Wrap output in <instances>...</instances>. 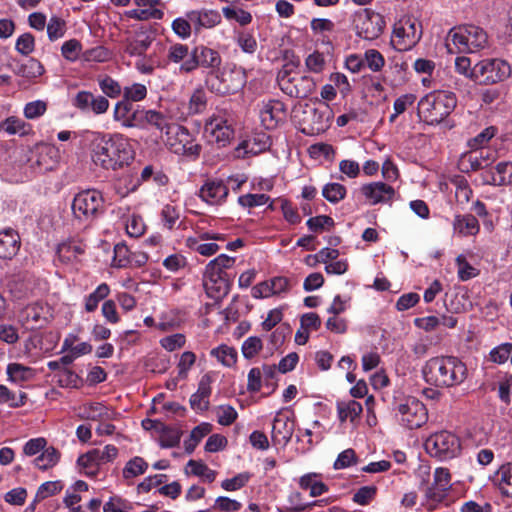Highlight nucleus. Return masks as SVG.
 <instances>
[{"instance_id": "4be33fe9", "label": "nucleus", "mask_w": 512, "mask_h": 512, "mask_svg": "<svg viewBox=\"0 0 512 512\" xmlns=\"http://www.w3.org/2000/svg\"><path fill=\"white\" fill-rule=\"evenodd\" d=\"M186 16L191 20L195 33H200L203 29H212L222 20L219 11L207 8L190 10L186 12Z\"/></svg>"}, {"instance_id": "69168bd1", "label": "nucleus", "mask_w": 512, "mask_h": 512, "mask_svg": "<svg viewBox=\"0 0 512 512\" xmlns=\"http://www.w3.org/2000/svg\"><path fill=\"white\" fill-rule=\"evenodd\" d=\"M82 51V44L77 39L65 41L61 47L62 56L70 62L76 61Z\"/></svg>"}, {"instance_id": "f3484780", "label": "nucleus", "mask_w": 512, "mask_h": 512, "mask_svg": "<svg viewBox=\"0 0 512 512\" xmlns=\"http://www.w3.org/2000/svg\"><path fill=\"white\" fill-rule=\"evenodd\" d=\"M137 9L126 12L128 18L137 21L162 20L166 2L163 0H134Z\"/></svg>"}, {"instance_id": "052dcab7", "label": "nucleus", "mask_w": 512, "mask_h": 512, "mask_svg": "<svg viewBox=\"0 0 512 512\" xmlns=\"http://www.w3.org/2000/svg\"><path fill=\"white\" fill-rule=\"evenodd\" d=\"M305 66L306 69L311 73H322L326 66V60L323 53L314 51L309 54L305 59Z\"/></svg>"}, {"instance_id": "680f3d73", "label": "nucleus", "mask_w": 512, "mask_h": 512, "mask_svg": "<svg viewBox=\"0 0 512 512\" xmlns=\"http://www.w3.org/2000/svg\"><path fill=\"white\" fill-rule=\"evenodd\" d=\"M27 395L21 392L18 396L12 393L6 386L0 385V402L11 407H21L25 404Z\"/></svg>"}, {"instance_id": "e2e57ef3", "label": "nucleus", "mask_w": 512, "mask_h": 512, "mask_svg": "<svg viewBox=\"0 0 512 512\" xmlns=\"http://www.w3.org/2000/svg\"><path fill=\"white\" fill-rule=\"evenodd\" d=\"M236 43L244 53L253 54L258 44L254 35L248 31H241L236 36Z\"/></svg>"}, {"instance_id": "603ef678", "label": "nucleus", "mask_w": 512, "mask_h": 512, "mask_svg": "<svg viewBox=\"0 0 512 512\" xmlns=\"http://www.w3.org/2000/svg\"><path fill=\"white\" fill-rule=\"evenodd\" d=\"M171 29L180 39L186 40L192 34L193 24L185 15L184 17L175 18L172 21Z\"/></svg>"}, {"instance_id": "f8f14e48", "label": "nucleus", "mask_w": 512, "mask_h": 512, "mask_svg": "<svg viewBox=\"0 0 512 512\" xmlns=\"http://www.w3.org/2000/svg\"><path fill=\"white\" fill-rule=\"evenodd\" d=\"M103 204V196L98 190L87 189L74 196L71 208L76 219L89 221L102 212Z\"/></svg>"}, {"instance_id": "0e129e2a", "label": "nucleus", "mask_w": 512, "mask_h": 512, "mask_svg": "<svg viewBox=\"0 0 512 512\" xmlns=\"http://www.w3.org/2000/svg\"><path fill=\"white\" fill-rule=\"evenodd\" d=\"M262 347L263 343L259 337L250 336L242 343V355L245 359H252L261 351Z\"/></svg>"}, {"instance_id": "58836bf2", "label": "nucleus", "mask_w": 512, "mask_h": 512, "mask_svg": "<svg viewBox=\"0 0 512 512\" xmlns=\"http://www.w3.org/2000/svg\"><path fill=\"white\" fill-rule=\"evenodd\" d=\"M110 294V287L106 283H101L96 289L87 295L84 299L85 310L89 313L94 312L99 303Z\"/></svg>"}, {"instance_id": "4d7b16f0", "label": "nucleus", "mask_w": 512, "mask_h": 512, "mask_svg": "<svg viewBox=\"0 0 512 512\" xmlns=\"http://www.w3.org/2000/svg\"><path fill=\"white\" fill-rule=\"evenodd\" d=\"M458 277L462 281L470 280L478 275V270L473 267L464 255H459L456 258Z\"/></svg>"}, {"instance_id": "9d476101", "label": "nucleus", "mask_w": 512, "mask_h": 512, "mask_svg": "<svg viewBox=\"0 0 512 512\" xmlns=\"http://www.w3.org/2000/svg\"><path fill=\"white\" fill-rule=\"evenodd\" d=\"M301 131L307 135H318L325 132L333 117L330 106L319 102L317 106L305 105L302 111Z\"/></svg>"}, {"instance_id": "37998d69", "label": "nucleus", "mask_w": 512, "mask_h": 512, "mask_svg": "<svg viewBox=\"0 0 512 512\" xmlns=\"http://www.w3.org/2000/svg\"><path fill=\"white\" fill-rule=\"evenodd\" d=\"M448 492L445 488L437 486L435 483H432L426 489L425 492V503L429 509H434L443 502L448 496Z\"/></svg>"}, {"instance_id": "6e6552de", "label": "nucleus", "mask_w": 512, "mask_h": 512, "mask_svg": "<svg viewBox=\"0 0 512 512\" xmlns=\"http://www.w3.org/2000/svg\"><path fill=\"white\" fill-rule=\"evenodd\" d=\"M422 37V25L414 17L404 16L393 27L391 44L398 51L412 49Z\"/></svg>"}, {"instance_id": "a211bd4d", "label": "nucleus", "mask_w": 512, "mask_h": 512, "mask_svg": "<svg viewBox=\"0 0 512 512\" xmlns=\"http://www.w3.org/2000/svg\"><path fill=\"white\" fill-rule=\"evenodd\" d=\"M259 114L262 125L266 129L271 130L285 122L287 118V108L283 102L271 99L262 103Z\"/></svg>"}, {"instance_id": "c85d7f7f", "label": "nucleus", "mask_w": 512, "mask_h": 512, "mask_svg": "<svg viewBox=\"0 0 512 512\" xmlns=\"http://www.w3.org/2000/svg\"><path fill=\"white\" fill-rule=\"evenodd\" d=\"M114 414L113 410L99 402L86 403L80 408L81 417L93 421H109Z\"/></svg>"}, {"instance_id": "864d4df0", "label": "nucleus", "mask_w": 512, "mask_h": 512, "mask_svg": "<svg viewBox=\"0 0 512 512\" xmlns=\"http://www.w3.org/2000/svg\"><path fill=\"white\" fill-rule=\"evenodd\" d=\"M47 107V102L43 100L28 102L23 108L24 117L28 120L38 119L46 113Z\"/></svg>"}, {"instance_id": "dca6fc26", "label": "nucleus", "mask_w": 512, "mask_h": 512, "mask_svg": "<svg viewBox=\"0 0 512 512\" xmlns=\"http://www.w3.org/2000/svg\"><path fill=\"white\" fill-rule=\"evenodd\" d=\"M72 105L82 113L101 115L108 111L110 103L101 95H94L90 91L82 90L72 99Z\"/></svg>"}, {"instance_id": "09e8293b", "label": "nucleus", "mask_w": 512, "mask_h": 512, "mask_svg": "<svg viewBox=\"0 0 512 512\" xmlns=\"http://www.w3.org/2000/svg\"><path fill=\"white\" fill-rule=\"evenodd\" d=\"M217 422L222 426H230L235 422L238 413L235 408L229 404L219 405L214 409Z\"/></svg>"}, {"instance_id": "9b49d317", "label": "nucleus", "mask_w": 512, "mask_h": 512, "mask_svg": "<svg viewBox=\"0 0 512 512\" xmlns=\"http://www.w3.org/2000/svg\"><path fill=\"white\" fill-rule=\"evenodd\" d=\"M396 418L401 426L407 429H417L428 420L425 405L415 397H406L394 408Z\"/></svg>"}, {"instance_id": "49530a36", "label": "nucleus", "mask_w": 512, "mask_h": 512, "mask_svg": "<svg viewBox=\"0 0 512 512\" xmlns=\"http://www.w3.org/2000/svg\"><path fill=\"white\" fill-rule=\"evenodd\" d=\"M347 190L340 183H328L322 189L323 197L330 203H338L346 196Z\"/></svg>"}, {"instance_id": "c756f323", "label": "nucleus", "mask_w": 512, "mask_h": 512, "mask_svg": "<svg viewBox=\"0 0 512 512\" xmlns=\"http://www.w3.org/2000/svg\"><path fill=\"white\" fill-rule=\"evenodd\" d=\"M234 263V257L221 254L207 264L205 269V277H226L225 270L231 268Z\"/></svg>"}, {"instance_id": "2f4dec72", "label": "nucleus", "mask_w": 512, "mask_h": 512, "mask_svg": "<svg viewBox=\"0 0 512 512\" xmlns=\"http://www.w3.org/2000/svg\"><path fill=\"white\" fill-rule=\"evenodd\" d=\"M210 356L224 367L230 368L236 364L238 354L234 347L221 344L210 351Z\"/></svg>"}, {"instance_id": "f704fd0d", "label": "nucleus", "mask_w": 512, "mask_h": 512, "mask_svg": "<svg viewBox=\"0 0 512 512\" xmlns=\"http://www.w3.org/2000/svg\"><path fill=\"white\" fill-rule=\"evenodd\" d=\"M8 380L13 383H23L34 378L35 372L31 367L19 363H10L6 369Z\"/></svg>"}, {"instance_id": "3c124183", "label": "nucleus", "mask_w": 512, "mask_h": 512, "mask_svg": "<svg viewBox=\"0 0 512 512\" xmlns=\"http://www.w3.org/2000/svg\"><path fill=\"white\" fill-rule=\"evenodd\" d=\"M111 52L104 46H96L82 53V59L86 62L103 63L111 59Z\"/></svg>"}, {"instance_id": "13d9d810", "label": "nucleus", "mask_w": 512, "mask_h": 512, "mask_svg": "<svg viewBox=\"0 0 512 512\" xmlns=\"http://www.w3.org/2000/svg\"><path fill=\"white\" fill-rule=\"evenodd\" d=\"M1 128L10 135H25L28 130V125L22 119L11 116L2 122Z\"/></svg>"}, {"instance_id": "f257e3e1", "label": "nucleus", "mask_w": 512, "mask_h": 512, "mask_svg": "<svg viewBox=\"0 0 512 512\" xmlns=\"http://www.w3.org/2000/svg\"><path fill=\"white\" fill-rule=\"evenodd\" d=\"M94 135L90 157L95 166L118 171L133 162L135 151L128 137L121 133L105 135L97 132Z\"/></svg>"}, {"instance_id": "774afa93", "label": "nucleus", "mask_w": 512, "mask_h": 512, "mask_svg": "<svg viewBox=\"0 0 512 512\" xmlns=\"http://www.w3.org/2000/svg\"><path fill=\"white\" fill-rule=\"evenodd\" d=\"M91 451L100 465L114 461L119 453L118 448L111 444L104 446L103 449L94 448Z\"/></svg>"}, {"instance_id": "0eeeda50", "label": "nucleus", "mask_w": 512, "mask_h": 512, "mask_svg": "<svg viewBox=\"0 0 512 512\" xmlns=\"http://www.w3.org/2000/svg\"><path fill=\"white\" fill-rule=\"evenodd\" d=\"M424 447L426 452L440 461L457 457L461 452L460 439L449 431H440L430 435Z\"/></svg>"}, {"instance_id": "4468645a", "label": "nucleus", "mask_w": 512, "mask_h": 512, "mask_svg": "<svg viewBox=\"0 0 512 512\" xmlns=\"http://www.w3.org/2000/svg\"><path fill=\"white\" fill-rule=\"evenodd\" d=\"M221 62V56L216 50L201 45L192 50L190 58L186 59L179 69L184 73L192 72L198 66L216 69L220 67Z\"/></svg>"}, {"instance_id": "2eb2a0df", "label": "nucleus", "mask_w": 512, "mask_h": 512, "mask_svg": "<svg viewBox=\"0 0 512 512\" xmlns=\"http://www.w3.org/2000/svg\"><path fill=\"white\" fill-rule=\"evenodd\" d=\"M360 192L370 205H391L397 198L394 187L382 181L364 184L361 186Z\"/></svg>"}, {"instance_id": "ea45409f", "label": "nucleus", "mask_w": 512, "mask_h": 512, "mask_svg": "<svg viewBox=\"0 0 512 512\" xmlns=\"http://www.w3.org/2000/svg\"><path fill=\"white\" fill-rule=\"evenodd\" d=\"M148 463L140 456L131 458L122 470L123 478L126 480L133 479L143 475L148 469Z\"/></svg>"}, {"instance_id": "7ed1b4c3", "label": "nucleus", "mask_w": 512, "mask_h": 512, "mask_svg": "<svg viewBox=\"0 0 512 512\" xmlns=\"http://www.w3.org/2000/svg\"><path fill=\"white\" fill-rule=\"evenodd\" d=\"M457 97L453 92L435 90L423 96L417 105V114L428 125L443 122L456 108Z\"/></svg>"}, {"instance_id": "8fccbe9b", "label": "nucleus", "mask_w": 512, "mask_h": 512, "mask_svg": "<svg viewBox=\"0 0 512 512\" xmlns=\"http://www.w3.org/2000/svg\"><path fill=\"white\" fill-rule=\"evenodd\" d=\"M145 124L153 125L159 131L166 134L168 127H170L171 124L174 123L169 122L168 118L161 112H158L156 110H147L145 116Z\"/></svg>"}, {"instance_id": "338daca9", "label": "nucleus", "mask_w": 512, "mask_h": 512, "mask_svg": "<svg viewBox=\"0 0 512 512\" xmlns=\"http://www.w3.org/2000/svg\"><path fill=\"white\" fill-rule=\"evenodd\" d=\"M251 473L242 472L236 476L225 479L221 482V487L226 491H236L244 487L251 479Z\"/></svg>"}, {"instance_id": "bf43d9fd", "label": "nucleus", "mask_w": 512, "mask_h": 512, "mask_svg": "<svg viewBox=\"0 0 512 512\" xmlns=\"http://www.w3.org/2000/svg\"><path fill=\"white\" fill-rule=\"evenodd\" d=\"M364 66H367L371 71L378 72L385 65L383 55L376 49H369L364 53Z\"/></svg>"}, {"instance_id": "4c0bfd02", "label": "nucleus", "mask_w": 512, "mask_h": 512, "mask_svg": "<svg viewBox=\"0 0 512 512\" xmlns=\"http://www.w3.org/2000/svg\"><path fill=\"white\" fill-rule=\"evenodd\" d=\"M185 473L187 475H194L201 477L207 482L211 483L216 478V472L210 469L202 461L189 460L185 467Z\"/></svg>"}, {"instance_id": "e433bc0d", "label": "nucleus", "mask_w": 512, "mask_h": 512, "mask_svg": "<svg viewBox=\"0 0 512 512\" xmlns=\"http://www.w3.org/2000/svg\"><path fill=\"white\" fill-rule=\"evenodd\" d=\"M490 183L497 186L512 184V162L498 163L491 173Z\"/></svg>"}, {"instance_id": "6e6d98bb", "label": "nucleus", "mask_w": 512, "mask_h": 512, "mask_svg": "<svg viewBox=\"0 0 512 512\" xmlns=\"http://www.w3.org/2000/svg\"><path fill=\"white\" fill-rule=\"evenodd\" d=\"M66 32V22L57 16H52L47 23V35L50 41L62 38Z\"/></svg>"}, {"instance_id": "39448f33", "label": "nucleus", "mask_w": 512, "mask_h": 512, "mask_svg": "<svg viewBox=\"0 0 512 512\" xmlns=\"http://www.w3.org/2000/svg\"><path fill=\"white\" fill-rule=\"evenodd\" d=\"M277 81L281 91L293 98H307L317 86L313 77L295 72L289 65L279 71Z\"/></svg>"}, {"instance_id": "72a5a7b5", "label": "nucleus", "mask_w": 512, "mask_h": 512, "mask_svg": "<svg viewBox=\"0 0 512 512\" xmlns=\"http://www.w3.org/2000/svg\"><path fill=\"white\" fill-rule=\"evenodd\" d=\"M152 43V37L145 33L139 32L135 37L128 41L126 52L131 56H143Z\"/></svg>"}, {"instance_id": "c9c22d12", "label": "nucleus", "mask_w": 512, "mask_h": 512, "mask_svg": "<svg viewBox=\"0 0 512 512\" xmlns=\"http://www.w3.org/2000/svg\"><path fill=\"white\" fill-rule=\"evenodd\" d=\"M77 466L80 473H83L88 477H96L99 473L101 465L96 460L92 451L89 450L87 453L78 457Z\"/></svg>"}, {"instance_id": "c03bdc74", "label": "nucleus", "mask_w": 512, "mask_h": 512, "mask_svg": "<svg viewBox=\"0 0 512 512\" xmlns=\"http://www.w3.org/2000/svg\"><path fill=\"white\" fill-rule=\"evenodd\" d=\"M82 252V248L74 242H63L57 247L58 258L63 263L74 261Z\"/></svg>"}, {"instance_id": "412c9836", "label": "nucleus", "mask_w": 512, "mask_h": 512, "mask_svg": "<svg viewBox=\"0 0 512 512\" xmlns=\"http://www.w3.org/2000/svg\"><path fill=\"white\" fill-rule=\"evenodd\" d=\"M223 236L221 234H210V233H201L197 237H189L186 239V246L200 255L205 257H210L218 252L220 249L219 245L215 243L216 240H223Z\"/></svg>"}, {"instance_id": "6ab92c4d", "label": "nucleus", "mask_w": 512, "mask_h": 512, "mask_svg": "<svg viewBox=\"0 0 512 512\" xmlns=\"http://www.w3.org/2000/svg\"><path fill=\"white\" fill-rule=\"evenodd\" d=\"M289 411H279L273 420L271 438L275 444L286 445L294 432V421Z\"/></svg>"}, {"instance_id": "cd10ccee", "label": "nucleus", "mask_w": 512, "mask_h": 512, "mask_svg": "<svg viewBox=\"0 0 512 512\" xmlns=\"http://www.w3.org/2000/svg\"><path fill=\"white\" fill-rule=\"evenodd\" d=\"M452 226L454 234L461 237L475 236L480 230L479 222L472 214L456 215Z\"/></svg>"}, {"instance_id": "f03ea898", "label": "nucleus", "mask_w": 512, "mask_h": 512, "mask_svg": "<svg viewBox=\"0 0 512 512\" xmlns=\"http://www.w3.org/2000/svg\"><path fill=\"white\" fill-rule=\"evenodd\" d=\"M425 381L436 387H452L467 378L466 364L454 356H437L426 361L422 368Z\"/></svg>"}, {"instance_id": "20e7f679", "label": "nucleus", "mask_w": 512, "mask_h": 512, "mask_svg": "<svg viewBox=\"0 0 512 512\" xmlns=\"http://www.w3.org/2000/svg\"><path fill=\"white\" fill-rule=\"evenodd\" d=\"M487 44V33L475 25L452 28L446 40L449 53H474L485 48Z\"/></svg>"}, {"instance_id": "a878e982", "label": "nucleus", "mask_w": 512, "mask_h": 512, "mask_svg": "<svg viewBox=\"0 0 512 512\" xmlns=\"http://www.w3.org/2000/svg\"><path fill=\"white\" fill-rule=\"evenodd\" d=\"M207 107V95L202 87L195 89L190 96L189 102L185 107V111L179 114H173L176 119H186L188 116L201 114Z\"/></svg>"}, {"instance_id": "a18cd8bd", "label": "nucleus", "mask_w": 512, "mask_h": 512, "mask_svg": "<svg viewBox=\"0 0 512 512\" xmlns=\"http://www.w3.org/2000/svg\"><path fill=\"white\" fill-rule=\"evenodd\" d=\"M270 197L264 193H247L238 197V204L245 209L266 205Z\"/></svg>"}, {"instance_id": "aec40b11", "label": "nucleus", "mask_w": 512, "mask_h": 512, "mask_svg": "<svg viewBox=\"0 0 512 512\" xmlns=\"http://www.w3.org/2000/svg\"><path fill=\"white\" fill-rule=\"evenodd\" d=\"M271 145L270 136L267 133H255L251 137L241 141L235 148V156L245 158L257 155L267 150Z\"/></svg>"}, {"instance_id": "bb28decb", "label": "nucleus", "mask_w": 512, "mask_h": 512, "mask_svg": "<svg viewBox=\"0 0 512 512\" xmlns=\"http://www.w3.org/2000/svg\"><path fill=\"white\" fill-rule=\"evenodd\" d=\"M20 249V237L18 233L7 228L0 231V258L11 259Z\"/></svg>"}, {"instance_id": "a19ab883", "label": "nucleus", "mask_w": 512, "mask_h": 512, "mask_svg": "<svg viewBox=\"0 0 512 512\" xmlns=\"http://www.w3.org/2000/svg\"><path fill=\"white\" fill-rule=\"evenodd\" d=\"M59 459L60 452L54 447H48L33 462L40 470H47L54 467L59 462Z\"/></svg>"}, {"instance_id": "1a4fd4ad", "label": "nucleus", "mask_w": 512, "mask_h": 512, "mask_svg": "<svg viewBox=\"0 0 512 512\" xmlns=\"http://www.w3.org/2000/svg\"><path fill=\"white\" fill-rule=\"evenodd\" d=\"M511 76V67L502 59H483L471 70V79L485 85L503 82Z\"/></svg>"}, {"instance_id": "423d86ee", "label": "nucleus", "mask_w": 512, "mask_h": 512, "mask_svg": "<svg viewBox=\"0 0 512 512\" xmlns=\"http://www.w3.org/2000/svg\"><path fill=\"white\" fill-rule=\"evenodd\" d=\"M164 143L172 153L189 159L198 158L201 152V145L196 142L190 131L177 123L168 127Z\"/></svg>"}, {"instance_id": "5fc2aeb1", "label": "nucleus", "mask_w": 512, "mask_h": 512, "mask_svg": "<svg viewBox=\"0 0 512 512\" xmlns=\"http://www.w3.org/2000/svg\"><path fill=\"white\" fill-rule=\"evenodd\" d=\"M125 227L127 234L134 238L142 236L146 230L143 218L136 214L127 217Z\"/></svg>"}, {"instance_id": "de8ad7c7", "label": "nucleus", "mask_w": 512, "mask_h": 512, "mask_svg": "<svg viewBox=\"0 0 512 512\" xmlns=\"http://www.w3.org/2000/svg\"><path fill=\"white\" fill-rule=\"evenodd\" d=\"M22 317L27 323L38 324L45 319V307L41 303L27 305L22 311Z\"/></svg>"}, {"instance_id": "79ce46f5", "label": "nucleus", "mask_w": 512, "mask_h": 512, "mask_svg": "<svg viewBox=\"0 0 512 512\" xmlns=\"http://www.w3.org/2000/svg\"><path fill=\"white\" fill-rule=\"evenodd\" d=\"M512 353V343H501L492 348L487 356V360L494 364L502 365L506 363Z\"/></svg>"}, {"instance_id": "ddd939ff", "label": "nucleus", "mask_w": 512, "mask_h": 512, "mask_svg": "<svg viewBox=\"0 0 512 512\" xmlns=\"http://www.w3.org/2000/svg\"><path fill=\"white\" fill-rule=\"evenodd\" d=\"M203 134L209 143L225 147L233 138L234 130L225 116L213 114L206 119Z\"/></svg>"}, {"instance_id": "b1692460", "label": "nucleus", "mask_w": 512, "mask_h": 512, "mask_svg": "<svg viewBox=\"0 0 512 512\" xmlns=\"http://www.w3.org/2000/svg\"><path fill=\"white\" fill-rule=\"evenodd\" d=\"M488 479L502 497L512 498V462L501 464Z\"/></svg>"}, {"instance_id": "473e14b6", "label": "nucleus", "mask_w": 512, "mask_h": 512, "mask_svg": "<svg viewBox=\"0 0 512 512\" xmlns=\"http://www.w3.org/2000/svg\"><path fill=\"white\" fill-rule=\"evenodd\" d=\"M204 286L207 294L215 299L222 298L229 292L227 277H205Z\"/></svg>"}, {"instance_id": "5701e85b", "label": "nucleus", "mask_w": 512, "mask_h": 512, "mask_svg": "<svg viewBox=\"0 0 512 512\" xmlns=\"http://www.w3.org/2000/svg\"><path fill=\"white\" fill-rule=\"evenodd\" d=\"M229 193L228 186L222 180H208L199 190V197L209 205H221Z\"/></svg>"}, {"instance_id": "393cba45", "label": "nucleus", "mask_w": 512, "mask_h": 512, "mask_svg": "<svg viewBox=\"0 0 512 512\" xmlns=\"http://www.w3.org/2000/svg\"><path fill=\"white\" fill-rule=\"evenodd\" d=\"M212 382V376L209 374H205L201 377L197 391L191 395L189 400L190 406L194 411L203 412L208 409L209 398L212 392Z\"/></svg>"}, {"instance_id": "7c9ffc66", "label": "nucleus", "mask_w": 512, "mask_h": 512, "mask_svg": "<svg viewBox=\"0 0 512 512\" xmlns=\"http://www.w3.org/2000/svg\"><path fill=\"white\" fill-rule=\"evenodd\" d=\"M362 411V405L355 400L337 402V413L341 422L347 420L354 422L360 417Z\"/></svg>"}]
</instances>
